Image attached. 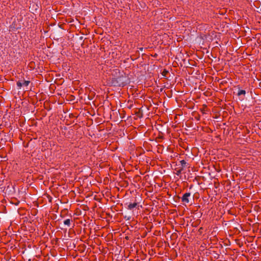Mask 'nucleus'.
<instances>
[{
  "mask_svg": "<svg viewBox=\"0 0 261 261\" xmlns=\"http://www.w3.org/2000/svg\"><path fill=\"white\" fill-rule=\"evenodd\" d=\"M124 78L123 77H119L115 78L112 80V84L114 86H123L124 85Z\"/></svg>",
  "mask_w": 261,
  "mask_h": 261,
  "instance_id": "obj_1",
  "label": "nucleus"
},
{
  "mask_svg": "<svg viewBox=\"0 0 261 261\" xmlns=\"http://www.w3.org/2000/svg\"><path fill=\"white\" fill-rule=\"evenodd\" d=\"M190 195V193H186L184 194L181 198L182 202L185 204L188 203L189 202V197Z\"/></svg>",
  "mask_w": 261,
  "mask_h": 261,
  "instance_id": "obj_2",
  "label": "nucleus"
},
{
  "mask_svg": "<svg viewBox=\"0 0 261 261\" xmlns=\"http://www.w3.org/2000/svg\"><path fill=\"white\" fill-rule=\"evenodd\" d=\"M30 82L29 81H24L22 82L18 81L17 82L16 84H17V87L20 88L22 86L27 87L29 85V84H30Z\"/></svg>",
  "mask_w": 261,
  "mask_h": 261,
  "instance_id": "obj_3",
  "label": "nucleus"
},
{
  "mask_svg": "<svg viewBox=\"0 0 261 261\" xmlns=\"http://www.w3.org/2000/svg\"><path fill=\"white\" fill-rule=\"evenodd\" d=\"M138 203L136 202H134L133 203H129L127 206V208L129 210H132L135 207H136Z\"/></svg>",
  "mask_w": 261,
  "mask_h": 261,
  "instance_id": "obj_4",
  "label": "nucleus"
},
{
  "mask_svg": "<svg viewBox=\"0 0 261 261\" xmlns=\"http://www.w3.org/2000/svg\"><path fill=\"white\" fill-rule=\"evenodd\" d=\"M245 94H246V91L244 90H241V89L239 90L238 93H237V95L238 96H241L242 95H243L244 96H245Z\"/></svg>",
  "mask_w": 261,
  "mask_h": 261,
  "instance_id": "obj_5",
  "label": "nucleus"
},
{
  "mask_svg": "<svg viewBox=\"0 0 261 261\" xmlns=\"http://www.w3.org/2000/svg\"><path fill=\"white\" fill-rule=\"evenodd\" d=\"M71 220L69 219H66L64 221V224L69 227L70 226Z\"/></svg>",
  "mask_w": 261,
  "mask_h": 261,
  "instance_id": "obj_6",
  "label": "nucleus"
},
{
  "mask_svg": "<svg viewBox=\"0 0 261 261\" xmlns=\"http://www.w3.org/2000/svg\"><path fill=\"white\" fill-rule=\"evenodd\" d=\"M180 163L181 165L182 166H185V165H186V163H186V162L185 160H182L180 161Z\"/></svg>",
  "mask_w": 261,
  "mask_h": 261,
  "instance_id": "obj_7",
  "label": "nucleus"
},
{
  "mask_svg": "<svg viewBox=\"0 0 261 261\" xmlns=\"http://www.w3.org/2000/svg\"><path fill=\"white\" fill-rule=\"evenodd\" d=\"M181 169L178 170L176 171V174L177 175L179 176L181 174Z\"/></svg>",
  "mask_w": 261,
  "mask_h": 261,
  "instance_id": "obj_8",
  "label": "nucleus"
}]
</instances>
